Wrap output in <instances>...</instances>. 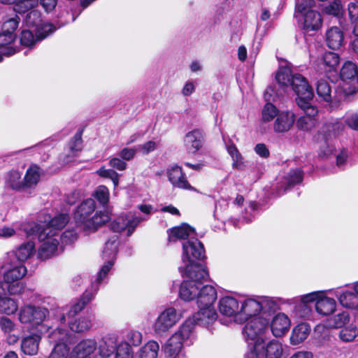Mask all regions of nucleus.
Instances as JSON below:
<instances>
[{"label":"nucleus","mask_w":358,"mask_h":358,"mask_svg":"<svg viewBox=\"0 0 358 358\" xmlns=\"http://www.w3.org/2000/svg\"><path fill=\"white\" fill-rule=\"evenodd\" d=\"M205 257L204 248L197 238H190L187 242L182 243V262L184 266L179 267V271L182 276L193 278L194 279H206L208 273L205 266L196 260Z\"/></svg>","instance_id":"f257e3e1"},{"label":"nucleus","mask_w":358,"mask_h":358,"mask_svg":"<svg viewBox=\"0 0 358 358\" xmlns=\"http://www.w3.org/2000/svg\"><path fill=\"white\" fill-rule=\"evenodd\" d=\"M96 202L93 199L84 200L74 212V220L77 227L85 232H94L106 223L110 217L107 213L96 211Z\"/></svg>","instance_id":"f03ea898"},{"label":"nucleus","mask_w":358,"mask_h":358,"mask_svg":"<svg viewBox=\"0 0 358 358\" xmlns=\"http://www.w3.org/2000/svg\"><path fill=\"white\" fill-rule=\"evenodd\" d=\"M49 315L47 308L31 305H25L20 308L18 320L22 324H29L33 329L39 334H44L50 327L43 322Z\"/></svg>","instance_id":"7ed1b4c3"},{"label":"nucleus","mask_w":358,"mask_h":358,"mask_svg":"<svg viewBox=\"0 0 358 358\" xmlns=\"http://www.w3.org/2000/svg\"><path fill=\"white\" fill-rule=\"evenodd\" d=\"M243 334L248 343L261 345L269 330V320L264 316L246 320Z\"/></svg>","instance_id":"20e7f679"},{"label":"nucleus","mask_w":358,"mask_h":358,"mask_svg":"<svg viewBox=\"0 0 358 358\" xmlns=\"http://www.w3.org/2000/svg\"><path fill=\"white\" fill-rule=\"evenodd\" d=\"M100 283H98L96 280L92 285L93 291L87 290L83 294V296L71 306L55 308L54 314L56 319L62 324H64L66 321V318L68 321L75 318L76 315L80 313L86 305L94 299L99 289L98 285Z\"/></svg>","instance_id":"39448f33"},{"label":"nucleus","mask_w":358,"mask_h":358,"mask_svg":"<svg viewBox=\"0 0 358 358\" xmlns=\"http://www.w3.org/2000/svg\"><path fill=\"white\" fill-rule=\"evenodd\" d=\"M69 217L67 214H60L52 218L47 224H34L27 232L28 236L36 235L38 240H45L47 236L52 235L58 236V231L68 223Z\"/></svg>","instance_id":"423d86ee"},{"label":"nucleus","mask_w":358,"mask_h":358,"mask_svg":"<svg viewBox=\"0 0 358 358\" xmlns=\"http://www.w3.org/2000/svg\"><path fill=\"white\" fill-rule=\"evenodd\" d=\"M118 245V236L114 235L110 237L105 244V248L103 250V259L106 263L101 267L98 273L96 281L101 283L103 278L107 275L114 264V261L117 254V249Z\"/></svg>","instance_id":"0eeeda50"},{"label":"nucleus","mask_w":358,"mask_h":358,"mask_svg":"<svg viewBox=\"0 0 358 358\" xmlns=\"http://www.w3.org/2000/svg\"><path fill=\"white\" fill-rule=\"evenodd\" d=\"M20 18L17 13H8L3 17L2 32L0 33V45H10L15 39V31L19 26Z\"/></svg>","instance_id":"6e6552de"},{"label":"nucleus","mask_w":358,"mask_h":358,"mask_svg":"<svg viewBox=\"0 0 358 358\" xmlns=\"http://www.w3.org/2000/svg\"><path fill=\"white\" fill-rule=\"evenodd\" d=\"M181 317V314L176 308H166L159 314L155 322V332L159 334L165 333L178 322Z\"/></svg>","instance_id":"1a4fd4ad"},{"label":"nucleus","mask_w":358,"mask_h":358,"mask_svg":"<svg viewBox=\"0 0 358 358\" xmlns=\"http://www.w3.org/2000/svg\"><path fill=\"white\" fill-rule=\"evenodd\" d=\"M143 220V217L129 213L118 217L110 223V227L115 232H121L127 229V236H129L137 225Z\"/></svg>","instance_id":"9d476101"},{"label":"nucleus","mask_w":358,"mask_h":358,"mask_svg":"<svg viewBox=\"0 0 358 358\" xmlns=\"http://www.w3.org/2000/svg\"><path fill=\"white\" fill-rule=\"evenodd\" d=\"M56 29L51 23H46L41 28L36 29V34L29 30H23L20 35V45H34V43L46 38L50 33Z\"/></svg>","instance_id":"9b49d317"},{"label":"nucleus","mask_w":358,"mask_h":358,"mask_svg":"<svg viewBox=\"0 0 358 358\" xmlns=\"http://www.w3.org/2000/svg\"><path fill=\"white\" fill-rule=\"evenodd\" d=\"M295 119L296 117L293 112L289 110L280 111L273 124L274 132L283 134L289 131L292 128Z\"/></svg>","instance_id":"f8f14e48"},{"label":"nucleus","mask_w":358,"mask_h":358,"mask_svg":"<svg viewBox=\"0 0 358 358\" xmlns=\"http://www.w3.org/2000/svg\"><path fill=\"white\" fill-rule=\"evenodd\" d=\"M96 350L97 343L94 339H83L73 348L70 358H90Z\"/></svg>","instance_id":"ddd939ff"},{"label":"nucleus","mask_w":358,"mask_h":358,"mask_svg":"<svg viewBox=\"0 0 358 358\" xmlns=\"http://www.w3.org/2000/svg\"><path fill=\"white\" fill-rule=\"evenodd\" d=\"M204 134L200 129L187 132L184 137V145L189 153L195 154L203 147Z\"/></svg>","instance_id":"4468645a"},{"label":"nucleus","mask_w":358,"mask_h":358,"mask_svg":"<svg viewBox=\"0 0 358 358\" xmlns=\"http://www.w3.org/2000/svg\"><path fill=\"white\" fill-rule=\"evenodd\" d=\"M181 284L179 289L180 297L185 301H191L196 298L199 294V286L202 285V280L205 279H194L189 278Z\"/></svg>","instance_id":"2eb2a0df"},{"label":"nucleus","mask_w":358,"mask_h":358,"mask_svg":"<svg viewBox=\"0 0 358 358\" xmlns=\"http://www.w3.org/2000/svg\"><path fill=\"white\" fill-rule=\"evenodd\" d=\"M182 343L178 335H172L163 346L166 358H186L182 350Z\"/></svg>","instance_id":"dca6fc26"},{"label":"nucleus","mask_w":358,"mask_h":358,"mask_svg":"<svg viewBox=\"0 0 358 358\" xmlns=\"http://www.w3.org/2000/svg\"><path fill=\"white\" fill-rule=\"evenodd\" d=\"M167 176L173 187L185 189H192L180 166L174 165L168 169Z\"/></svg>","instance_id":"f3484780"},{"label":"nucleus","mask_w":358,"mask_h":358,"mask_svg":"<svg viewBox=\"0 0 358 358\" xmlns=\"http://www.w3.org/2000/svg\"><path fill=\"white\" fill-rule=\"evenodd\" d=\"M39 241L43 243L38 249V258L45 260L57 254L59 245V241L57 237L49 235L45 240Z\"/></svg>","instance_id":"a211bd4d"},{"label":"nucleus","mask_w":358,"mask_h":358,"mask_svg":"<svg viewBox=\"0 0 358 358\" xmlns=\"http://www.w3.org/2000/svg\"><path fill=\"white\" fill-rule=\"evenodd\" d=\"M290 320L282 313L277 314L272 320L270 328L275 337H280L288 331L290 327Z\"/></svg>","instance_id":"6ab92c4d"},{"label":"nucleus","mask_w":358,"mask_h":358,"mask_svg":"<svg viewBox=\"0 0 358 358\" xmlns=\"http://www.w3.org/2000/svg\"><path fill=\"white\" fill-rule=\"evenodd\" d=\"M217 299V292L212 285L199 286L196 296L198 307L213 306Z\"/></svg>","instance_id":"aec40b11"},{"label":"nucleus","mask_w":358,"mask_h":358,"mask_svg":"<svg viewBox=\"0 0 358 358\" xmlns=\"http://www.w3.org/2000/svg\"><path fill=\"white\" fill-rule=\"evenodd\" d=\"M42 334H33L24 337L21 341L22 352L29 356H34L38 352Z\"/></svg>","instance_id":"412c9836"},{"label":"nucleus","mask_w":358,"mask_h":358,"mask_svg":"<svg viewBox=\"0 0 358 358\" xmlns=\"http://www.w3.org/2000/svg\"><path fill=\"white\" fill-rule=\"evenodd\" d=\"M218 307L220 313L228 317L239 315L240 313L239 303L233 296L222 297L219 301Z\"/></svg>","instance_id":"4be33fe9"},{"label":"nucleus","mask_w":358,"mask_h":358,"mask_svg":"<svg viewBox=\"0 0 358 358\" xmlns=\"http://www.w3.org/2000/svg\"><path fill=\"white\" fill-rule=\"evenodd\" d=\"M303 17V29L306 31H317L322 27V19L320 13L316 10H309Z\"/></svg>","instance_id":"5701e85b"},{"label":"nucleus","mask_w":358,"mask_h":358,"mask_svg":"<svg viewBox=\"0 0 358 358\" xmlns=\"http://www.w3.org/2000/svg\"><path fill=\"white\" fill-rule=\"evenodd\" d=\"M217 314L213 306L199 307V311L194 315V322L202 326H207L215 321Z\"/></svg>","instance_id":"b1692460"},{"label":"nucleus","mask_w":358,"mask_h":358,"mask_svg":"<svg viewBox=\"0 0 358 358\" xmlns=\"http://www.w3.org/2000/svg\"><path fill=\"white\" fill-rule=\"evenodd\" d=\"M48 341L54 344V347H57L59 345H64L66 348L71 343V335L67 329L64 328H57L50 331L48 335Z\"/></svg>","instance_id":"393cba45"},{"label":"nucleus","mask_w":358,"mask_h":358,"mask_svg":"<svg viewBox=\"0 0 358 358\" xmlns=\"http://www.w3.org/2000/svg\"><path fill=\"white\" fill-rule=\"evenodd\" d=\"M261 307L259 298L257 299H247L242 302L239 315L244 316L245 320L251 317H257V315L260 312Z\"/></svg>","instance_id":"a878e982"},{"label":"nucleus","mask_w":358,"mask_h":358,"mask_svg":"<svg viewBox=\"0 0 358 358\" xmlns=\"http://www.w3.org/2000/svg\"><path fill=\"white\" fill-rule=\"evenodd\" d=\"M194 234V229L187 224H182L180 226L173 227L169 230V241L176 242L180 240H185Z\"/></svg>","instance_id":"bb28decb"},{"label":"nucleus","mask_w":358,"mask_h":358,"mask_svg":"<svg viewBox=\"0 0 358 358\" xmlns=\"http://www.w3.org/2000/svg\"><path fill=\"white\" fill-rule=\"evenodd\" d=\"M93 317L92 315H83L79 318H73L68 321L70 329L76 333H83L88 331L92 326Z\"/></svg>","instance_id":"cd10ccee"},{"label":"nucleus","mask_w":358,"mask_h":358,"mask_svg":"<svg viewBox=\"0 0 358 358\" xmlns=\"http://www.w3.org/2000/svg\"><path fill=\"white\" fill-rule=\"evenodd\" d=\"M316 311L322 315H328L336 309V301L334 299L320 295L315 304Z\"/></svg>","instance_id":"c85d7f7f"},{"label":"nucleus","mask_w":358,"mask_h":358,"mask_svg":"<svg viewBox=\"0 0 358 358\" xmlns=\"http://www.w3.org/2000/svg\"><path fill=\"white\" fill-rule=\"evenodd\" d=\"M310 332V327L307 323H301L292 330L290 337L291 343L298 345L305 341Z\"/></svg>","instance_id":"c756f323"},{"label":"nucleus","mask_w":358,"mask_h":358,"mask_svg":"<svg viewBox=\"0 0 358 358\" xmlns=\"http://www.w3.org/2000/svg\"><path fill=\"white\" fill-rule=\"evenodd\" d=\"M27 273V268L22 264L9 268L4 273L3 279L10 285H15L14 282L22 278Z\"/></svg>","instance_id":"7c9ffc66"},{"label":"nucleus","mask_w":358,"mask_h":358,"mask_svg":"<svg viewBox=\"0 0 358 358\" xmlns=\"http://www.w3.org/2000/svg\"><path fill=\"white\" fill-rule=\"evenodd\" d=\"M115 341L110 337L103 338L97 344L99 354L101 357H109L115 350Z\"/></svg>","instance_id":"2f4dec72"},{"label":"nucleus","mask_w":358,"mask_h":358,"mask_svg":"<svg viewBox=\"0 0 358 358\" xmlns=\"http://www.w3.org/2000/svg\"><path fill=\"white\" fill-rule=\"evenodd\" d=\"M159 345L157 341H149L138 351L139 358H157Z\"/></svg>","instance_id":"473e14b6"},{"label":"nucleus","mask_w":358,"mask_h":358,"mask_svg":"<svg viewBox=\"0 0 358 358\" xmlns=\"http://www.w3.org/2000/svg\"><path fill=\"white\" fill-rule=\"evenodd\" d=\"M316 92L318 96L327 103L332 100L331 87L329 82L324 79L318 80L316 85Z\"/></svg>","instance_id":"72a5a7b5"},{"label":"nucleus","mask_w":358,"mask_h":358,"mask_svg":"<svg viewBox=\"0 0 358 358\" xmlns=\"http://www.w3.org/2000/svg\"><path fill=\"white\" fill-rule=\"evenodd\" d=\"M34 252V243L32 241L20 245L15 251L16 258L21 262L29 259Z\"/></svg>","instance_id":"f704fd0d"},{"label":"nucleus","mask_w":358,"mask_h":358,"mask_svg":"<svg viewBox=\"0 0 358 358\" xmlns=\"http://www.w3.org/2000/svg\"><path fill=\"white\" fill-rule=\"evenodd\" d=\"M338 300L344 307L358 309V294L355 292H345L339 296Z\"/></svg>","instance_id":"c9c22d12"},{"label":"nucleus","mask_w":358,"mask_h":358,"mask_svg":"<svg viewBox=\"0 0 358 358\" xmlns=\"http://www.w3.org/2000/svg\"><path fill=\"white\" fill-rule=\"evenodd\" d=\"M40 169L36 166H31L26 173L24 178L23 187H32L35 186L39 180Z\"/></svg>","instance_id":"e433bc0d"},{"label":"nucleus","mask_w":358,"mask_h":358,"mask_svg":"<svg viewBox=\"0 0 358 358\" xmlns=\"http://www.w3.org/2000/svg\"><path fill=\"white\" fill-rule=\"evenodd\" d=\"M282 346L275 340L270 341L265 349L266 358H281L282 355Z\"/></svg>","instance_id":"4c0bfd02"},{"label":"nucleus","mask_w":358,"mask_h":358,"mask_svg":"<svg viewBox=\"0 0 358 358\" xmlns=\"http://www.w3.org/2000/svg\"><path fill=\"white\" fill-rule=\"evenodd\" d=\"M326 40L328 45H342L343 33L337 27H332L327 30Z\"/></svg>","instance_id":"58836bf2"},{"label":"nucleus","mask_w":358,"mask_h":358,"mask_svg":"<svg viewBox=\"0 0 358 358\" xmlns=\"http://www.w3.org/2000/svg\"><path fill=\"white\" fill-rule=\"evenodd\" d=\"M323 11L324 13L340 17L343 15V6L341 0H334L328 5L324 7Z\"/></svg>","instance_id":"ea45409f"},{"label":"nucleus","mask_w":358,"mask_h":358,"mask_svg":"<svg viewBox=\"0 0 358 358\" xmlns=\"http://www.w3.org/2000/svg\"><path fill=\"white\" fill-rule=\"evenodd\" d=\"M194 327V326L193 322L190 320H187L181 325L178 331L173 335H178L179 340L183 342L184 341L190 338L193 334Z\"/></svg>","instance_id":"a19ab883"},{"label":"nucleus","mask_w":358,"mask_h":358,"mask_svg":"<svg viewBox=\"0 0 358 358\" xmlns=\"http://www.w3.org/2000/svg\"><path fill=\"white\" fill-rule=\"evenodd\" d=\"M38 4V0H20L15 4L12 11L15 13H24L36 7Z\"/></svg>","instance_id":"79ce46f5"},{"label":"nucleus","mask_w":358,"mask_h":358,"mask_svg":"<svg viewBox=\"0 0 358 358\" xmlns=\"http://www.w3.org/2000/svg\"><path fill=\"white\" fill-rule=\"evenodd\" d=\"M22 285L19 282L16 285H10L8 282H0V300L6 298L7 294H16L21 291Z\"/></svg>","instance_id":"37998d69"},{"label":"nucleus","mask_w":358,"mask_h":358,"mask_svg":"<svg viewBox=\"0 0 358 358\" xmlns=\"http://www.w3.org/2000/svg\"><path fill=\"white\" fill-rule=\"evenodd\" d=\"M17 310L16 301L10 298L0 300V313L8 315L14 314Z\"/></svg>","instance_id":"c03bdc74"},{"label":"nucleus","mask_w":358,"mask_h":358,"mask_svg":"<svg viewBox=\"0 0 358 358\" xmlns=\"http://www.w3.org/2000/svg\"><path fill=\"white\" fill-rule=\"evenodd\" d=\"M280 111L271 103H266L262 108V120L264 122H268L277 117Z\"/></svg>","instance_id":"a18cd8bd"},{"label":"nucleus","mask_w":358,"mask_h":358,"mask_svg":"<svg viewBox=\"0 0 358 358\" xmlns=\"http://www.w3.org/2000/svg\"><path fill=\"white\" fill-rule=\"evenodd\" d=\"M357 73V69L356 65L351 62H346L341 70V78L343 80H351L356 78Z\"/></svg>","instance_id":"49530a36"},{"label":"nucleus","mask_w":358,"mask_h":358,"mask_svg":"<svg viewBox=\"0 0 358 358\" xmlns=\"http://www.w3.org/2000/svg\"><path fill=\"white\" fill-rule=\"evenodd\" d=\"M310 99H307L305 100L296 99V101L299 107L304 111L306 117L315 118V117L317 115L318 110L316 107L310 103Z\"/></svg>","instance_id":"de8ad7c7"},{"label":"nucleus","mask_w":358,"mask_h":358,"mask_svg":"<svg viewBox=\"0 0 358 358\" xmlns=\"http://www.w3.org/2000/svg\"><path fill=\"white\" fill-rule=\"evenodd\" d=\"M6 184L13 189H19L23 187V182L21 181V174L19 171H10L6 178Z\"/></svg>","instance_id":"09e8293b"},{"label":"nucleus","mask_w":358,"mask_h":358,"mask_svg":"<svg viewBox=\"0 0 358 358\" xmlns=\"http://www.w3.org/2000/svg\"><path fill=\"white\" fill-rule=\"evenodd\" d=\"M25 23L29 27H36V29L41 28L44 24H41V13L36 10H32L27 13L25 18Z\"/></svg>","instance_id":"8fccbe9b"},{"label":"nucleus","mask_w":358,"mask_h":358,"mask_svg":"<svg viewBox=\"0 0 358 358\" xmlns=\"http://www.w3.org/2000/svg\"><path fill=\"white\" fill-rule=\"evenodd\" d=\"M358 335V329L355 326H349L339 331V338L344 342L352 341Z\"/></svg>","instance_id":"3c124183"},{"label":"nucleus","mask_w":358,"mask_h":358,"mask_svg":"<svg viewBox=\"0 0 358 358\" xmlns=\"http://www.w3.org/2000/svg\"><path fill=\"white\" fill-rule=\"evenodd\" d=\"M292 76L293 75L289 69H280L277 72L275 79L278 84L288 87L291 84Z\"/></svg>","instance_id":"603ef678"},{"label":"nucleus","mask_w":358,"mask_h":358,"mask_svg":"<svg viewBox=\"0 0 358 358\" xmlns=\"http://www.w3.org/2000/svg\"><path fill=\"white\" fill-rule=\"evenodd\" d=\"M324 64L329 68V71L334 69L339 63V56L334 52H326L322 56Z\"/></svg>","instance_id":"864d4df0"},{"label":"nucleus","mask_w":358,"mask_h":358,"mask_svg":"<svg viewBox=\"0 0 358 358\" xmlns=\"http://www.w3.org/2000/svg\"><path fill=\"white\" fill-rule=\"evenodd\" d=\"M116 358H132L133 351L131 345L125 342L120 343L116 348Z\"/></svg>","instance_id":"5fc2aeb1"},{"label":"nucleus","mask_w":358,"mask_h":358,"mask_svg":"<svg viewBox=\"0 0 358 358\" xmlns=\"http://www.w3.org/2000/svg\"><path fill=\"white\" fill-rule=\"evenodd\" d=\"M285 180L289 187L299 184L303 180V171L299 169L291 170Z\"/></svg>","instance_id":"6e6d98bb"},{"label":"nucleus","mask_w":358,"mask_h":358,"mask_svg":"<svg viewBox=\"0 0 358 358\" xmlns=\"http://www.w3.org/2000/svg\"><path fill=\"white\" fill-rule=\"evenodd\" d=\"M97 174L103 178L110 179L114 185L117 187L119 184V174L112 169H105L104 167L100 168L96 171Z\"/></svg>","instance_id":"4d7b16f0"},{"label":"nucleus","mask_w":358,"mask_h":358,"mask_svg":"<svg viewBox=\"0 0 358 358\" xmlns=\"http://www.w3.org/2000/svg\"><path fill=\"white\" fill-rule=\"evenodd\" d=\"M92 195L102 206L106 205L108 202L109 191L106 186H99Z\"/></svg>","instance_id":"13d9d810"},{"label":"nucleus","mask_w":358,"mask_h":358,"mask_svg":"<svg viewBox=\"0 0 358 358\" xmlns=\"http://www.w3.org/2000/svg\"><path fill=\"white\" fill-rule=\"evenodd\" d=\"M312 308L310 304L301 302L295 306L296 315L301 318L308 319L310 316Z\"/></svg>","instance_id":"bf43d9fd"},{"label":"nucleus","mask_w":358,"mask_h":358,"mask_svg":"<svg viewBox=\"0 0 358 358\" xmlns=\"http://www.w3.org/2000/svg\"><path fill=\"white\" fill-rule=\"evenodd\" d=\"M313 6V1L311 0H301L296 4V16L298 17L299 15L303 16L306 14V12L309 10H313L311 9Z\"/></svg>","instance_id":"052dcab7"},{"label":"nucleus","mask_w":358,"mask_h":358,"mask_svg":"<svg viewBox=\"0 0 358 358\" xmlns=\"http://www.w3.org/2000/svg\"><path fill=\"white\" fill-rule=\"evenodd\" d=\"M296 124L298 128L301 130H310L315 125V119L310 117L302 116L298 119Z\"/></svg>","instance_id":"680f3d73"},{"label":"nucleus","mask_w":358,"mask_h":358,"mask_svg":"<svg viewBox=\"0 0 358 358\" xmlns=\"http://www.w3.org/2000/svg\"><path fill=\"white\" fill-rule=\"evenodd\" d=\"M289 86L292 87V89L294 91V92H299V86H302L303 89L304 87H308V81L306 79V78L302 76L301 74L296 73V74H294L293 76L292 77V82H291V84Z\"/></svg>","instance_id":"e2e57ef3"},{"label":"nucleus","mask_w":358,"mask_h":358,"mask_svg":"<svg viewBox=\"0 0 358 358\" xmlns=\"http://www.w3.org/2000/svg\"><path fill=\"white\" fill-rule=\"evenodd\" d=\"M16 327V324L6 316L0 317V329L5 334L12 333Z\"/></svg>","instance_id":"0e129e2a"},{"label":"nucleus","mask_w":358,"mask_h":358,"mask_svg":"<svg viewBox=\"0 0 358 358\" xmlns=\"http://www.w3.org/2000/svg\"><path fill=\"white\" fill-rule=\"evenodd\" d=\"M331 320L333 322L330 324L331 327L340 328L349 320L348 314L346 312H342L334 315Z\"/></svg>","instance_id":"69168bd1"},{"label":"nucleus","mask_w":358,"mask_h":358,"mask_svg":"<svg viewBox=\"0 0 358 358\" xmlns=\"http://www.w3.org/2000/svg\"><path fill=\"white\" fill-rule=\"evenodd\" d=\"M259 301L261 304V310H263L264 313L270 311V310H274L277 308L276 303L270 299L269 297L266 296H262L259 298Z\"/></svg>","instance_id":"338daca9"},{"label":"nucleus","mask_w":358,"mask_h":358,"mask_svg":"<svg viewBox=\"0 0 358 358\" xmlns=\"http://www.w3.org/2000/svg\"><path fill=\"white\" fill-rule=\"evenodd\" d=\"M69 350V348H66L64 345H59L57 347H54L49 358H66Z\"/></svg>","instance_id":"774afa93"}]
</instances>
